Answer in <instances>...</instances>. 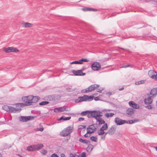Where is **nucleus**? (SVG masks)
Wrapping results in <instances>:
<instances>
[{"label": "nucleus", "instance_id": "nucleus-1", "mask_svg": "<svg viewBox=\"0 0 157 157\" xmlns=\"http://www.w3.org/2000/svg\"><path fill=\"white\" fill-rule=\"evenodd\" d=\"M32 95H29L28 96L22 97V99L25 103H18L16 104L17 106H20V107H23L25 106L31 105H28V102H31Z\"/></svg>", "mask_w": 157, "mask_h": 157}, {"label": "nucleus", "instance_id": "nucleus-2", "mask_svg": "<svg viewBox=\"0 0 157 157\" xmlns=\"http://www.w3.org/2000/svg\"><path fill=\"white\" fill-rule=\"evenodd\" d=\"M89 113L87 115L89 118L94 117L95 119L97 117H100L102 116V112L100 111H89Z\"/></svg>", "mask_w": 157, "mask_h": 157}, {"label": "nucleus", "instance_id": "nucleus-3", "mask_svg": "<svg viewBox=\"0 0 157 157\" xmlns=\"http://www.w3.org/2000/svg\"><path fill=\"white\" fill-rule=\"evenodd\" d=\"M2 108L6 111L10 113H16L17 112H20L21 110L20 108H15L7 105L3 106Z\"/></svg>", "mask_w": 157, "mask_h": 157}, {"label": "nucleus", "instance_id": "nucleus-4", "mask_svg": "<svg viewBox=\"0 0 157 157\" xmlns=\"http://www.w3.org/2000/svg\"><path fill=\"white\" fill-rule=\"evenodd\" d=\"M73 127L69 126L64 129L60 133V135L63 136H66L69 135L72 132Z\"/></svg>", "mask_w": 157, "mask_h": 157}, {"label": "nucleus", "instance_id": "nucleus-5", "mask_svg": "<svg viewBox=\"0 0 157 157\" xmlns=\"http://www.w3.org/2000/svg\"><path fill=\"white\" fill-rule=\"evenodd\" d=\"M99 86L97 84H93L90 86L88 88L83 89L82 90V92L84 93H86L92 92L96 89L98 88Z\"/></svg>", "mask_w": 157, "mask_h": 157}, {"label": "nucleus", "instance_id": "nucleus-6", "mask_svg": "<svg viewBox=\"0 0 157 157\" xmlns=\"http://www.w3.org/2000/svg\"><path fill=\"white\" fill-rule=\"evenodd\" d=\"M3 50L6 53L11 52H19V50L13 47H8V48H4Z\"/></svg>", "mask_w": 157, "mask_h": 157}, {"label": "nucleus", "instance_id": "nucleus-7", "mask_svg": "<svg viewBox=\"0 0 157 157\" xmlns=\"http://www.w3.org/2000/svg\"><path fill=\"white\" fill-rule=\"evenodd\" d=\"M95 124L91 125L87 129V133H92L96 130V127L95 126Z\"/></svg>", "mask_w": 157, "mask_h": 157}, {"label": "nucleus", "instance_id": "nucleus-8", "mask_svg": "<svg viewBox=\"0 0 157 157\" xmlns=\"http://www.w3.org/2000/svg\"><path fill=\"white\" fill-rule=\"evenodd\" d=\"M33 119V117L29 116H21L19 117V119L20 121L23 122H26L29 120H31Z\"/></svg>", "mask_w": 157, "mask_h": 157}, {"label": "nucleus", "instance_id": "nucleus-9", "mask_svg": "<svg viewBox=\"0 0 157 157\" xmlns=\"http://www.w3.org/2000/svg\"><path fill=\"white\" fill-rule=\"evenodd\" d=\"M101 67L100 63L98 62H94L91 65V68L94 71L98 70Z\"/></svg>", "mask_w": 157, "mask_h": 157}, {"label": "nucleus", "instance_id": "nucleus-10", "mask_svg": "<svg viewBox=\"0 0 157 157\" xmlns=\"http://www.w3.org/2000/svg\"><path fill=\"white\" fill-rule=\"evenodd\" d=\"M48 98H49L50 101H57L59 100L60 98V97L57 95H52L48 96Z\"/></svg>", "mask_w": 157, "mask_h": 157}, {"label": "nucleus", "instance_id": "nucleus-11", "mask_svg": "<svg viewBox=\"0 0 157 157\" xmlns=\"http://www.w3.org/2000/svg\"><path fill=\"white\" fill-rule=\"evenodd\" d=\"M116 129L117 127L113 125L112 126L108 131L107 132H106L105 135H107V134H109L110 135H113L115 133Z\"/></svg>", "mask_w": 157, "mask_h": 157}, {"label": "nucleus", "instance_id": "nucleus-12", "mask_svg": "<svg viewBox=\"0 0 157 157\" xmlns=\"http://www.w3.org/2000/svg\"><path fill=\"white\" fill-rule=\"evenodd\" d=\"M148 97L147 98H146L144 100V102L145 104L150 105L151 104L153 101V99L152 96H151L149 94H147Z\"/></svg>", "mask_w": 157, "mask_h": 157}, {"label": "nucleus", "instance_id": "nucleus-13", "mask_svg": "<svg viewBox=\"0 0 157 157\" xmlns=\"http://www.w3.org/2000/svg\"><path fill=\"white\" fill-rule=\"evenodd\" d=\"M40 99V98L36 96H33L32 95V101L31 102H28V105H32V103H36Z\"/></svg>", "mask_w": 157, "mask_h": 157}, {"label": "nucleus", "instance_id": "nucleus-14", "mask_svg": "<svg viewBox=\"0 0 157 157\" xmlns=\"http://www.w3.org/2000/svg\"><path fill=\"white\" fill-rule=\"evenodd\" d=\"M115 122L117 125H120L125 123L126 121L125 120H122L119 118L116 117L115 119Z\"/></svg>", "mask_w": 157, "mask_h": 157}, {"label": "nucleus", "instance_id": "nucleus-15", "mask_svg": "<svg viewBox=\"0 0 157 157\" xmlns=\"http://www.w3.org/2000/svg\"><path fill=\"white\" fill-rule=\"evenodd\" d=\"M72 72L76 76H84L86 75V73H83L81 70H73Z\"/></svg>", "mask_w": 157, "mask_h": 157}, {"label": "nucleus", "instance_id": "nucleus-16", "mask_svg": "<svg viewBox=\"0 0 157 157\" xmlns=\"http://www.w3.org/2000/svg\"><path fill=\"white\" fill-rule=\"evenodd\" d=\"M98 134L99 135H102L101 136V138L103 140H105L106 135H105V132L104 130L100 129L98 131Z\"/></svg>", "mask_w": 157, "mask_h": 157}, {"label": "nucleus", "instance_id": "nucleus-17", "mask_svg": "<svg viewBox=\"0 0 157 157\" xmlns=\"http://www.w3.org/2000/svg\"><path fill=\"white\" fill-rule=\"evenodd\" d=\"M148 75L150 77L152 78H154L156 77L157 74L155 71L151 70L149 71Z\"/></svg>", "mask_w": 157, "mask_h": 157}, {"label": "nucleus", "instance_id": "nucleus-18", "mask_svg": "<svg viewBox=\"0 0 157 157\" xmlns=\"http://www.w3.org/2000/svg\"><path fill=\"white\" fill-rule=\"evenodd\" d=\"M130 106L135 109H139L140 108L139 105L136 104L133 101H130L129 102Z\"/></svg>", "mask_w": 157, "mask_h": 157}, {"label": "nucleus", "instance_id": "nucleus-19", "mask_svg": "<svg viewBox=\"0 0 157 157\" xmlns=\"http://www.w3.org/2000/svg\"><path fill=\"white\" fill-rule=\"evenodd\" d=\"M157 94V89L154 88L152 89L150 92V94L151 96H152V98H154Z\"/></svg>", "mask_w": 157, "mask_h": 157}, {"label": "nucleus", "instance_id": "nucleus-20", "mask_svg": "<svg viewBox=\"0 0 157 157\" xmlns=\"http://www.w3.org/2000/svg\"><path fill=\"white\" fill-rule=\"evenodd\" d=\"M97 122H98V125H100L103 124H105V121L102 120V119L100 118V117H97L95 118Z\"/></svg>", "mask_w": 157, "mask_h": 157}, {"label": "nucleus", "instance_id": "nucleus-21", "mask_svg": "<svg viewBox=\"0 0 157 157\" xmlns=\"http://www.w3.org/2000/svg\"><path fill=\"white\" fill-rule=\"evenodd\" d=\"M85 99L83 100V101H90L93 100L94 98L93 96H89L87 95H85Z\"/></svg>", "mask_w": 157, "mask_h": 157}, {"label": "nucleus", "instance_id": "nucleus-22", "mask_svg": "<svg viewBox=\"0 0 157 157\" xmlns=\"http://www.w3.org/2000/svg\"><path fill=\"white\" fill-rule=\"evenodd\" d=\"M43 147V145L41 144H38L36 145H35V150H39L41 149Z\"/></svg>", "mask_w": 157, "mask_h": 157}, {"label": "nucleus", "instance_id": "nucleus-23", "mask_svg": "<svg viewBox=\"0 0 157 157\" xmlns=\"http://www.w3.org/2000/svg\"><path fill=\"white\" fill-rule=\"evenodd\" d=\"M33 26V24L28 22H25L23 25V26L25 28L31 27Z\"/></svg>", "mask_w": 157, "mask_h": 157}, {"label": "nucleus", "instance_id": "nucleus-24", "mask_svg": "<svg viewBox=\"0 0 157 157\" xmlns=\"http://www.w3.org/2000/svg\"><path fill=\"white\" fill-rule=\"evenodd\" d=\"M127 114L130 115L132 116L134 113L133 109L132 108H129L127 110Z\"/></svg>", "mask_w": 157, "mask_h": 157}, {"label": "nucleus", "instance_id": "nucleus-25", "mask_svg": "<svg viewBox=\"0 0 157 157\" xmlns=\"http://www.w3.org/2000/svg\"><path fill=\"white\" fill-rule=\"evenodd\" d=\"M71 117H66L64 116H62L60 118L58 119V120L60 121L63 120L64 121H67L69 120L71 118Z\"/></svg>", "mask_w": 157, "mask_h": 157}, {"label": "nucleus", "instance_id": "nucleus-26", "mask_svg": "<svg viewBox=\"0 0 157 157\" xmlns=\"http://www.w3.org/2000/svg\"><path fill=\"white\" fill-rule=\"evenodd\" d=\"M94 147V146L93 145L90 144L87 148L86 150L88 152H90L93 149Z\"/></svg>", "mask_w": 157, "mask_h": 157}, {"label": "nucleus", "instance_id": "nucleus-27", "mask_svg": "<svg viewBox=\"0 0 157 157\" xmlns=\"http://www.w3.org/2000/svg\"><path fill=\"white\" fill-rule=\"evenodd\" d=\"M108 128V126L107 124L106 123H105L100 128V129L103 130H106Z\"/></svg>", "mask_w": 157, "mask_h": 157}, {"label": "nucleus", "instance_id": "nucleus-28", "mask_svg": "<svg viewBox=\"0 0 157 157\" xmlns=\"http://www.w3.org/2000/svg\"><path fill=\"white\" fill-rule=\"evenodd\" d=\"M79 141L80 142H81L82 143L85 144H88L89 142V141L85 140H83L82 139V138H80L79 139Z\"/></svg>", "mask_w": 157, "mask_h": 157}, {"label": "nucleus", "instance_id": "nucleus-29", "mask_svg": "<svg viewBox=\"0 0 157 157\" xmlns=\"http://www.w3.org/2000/svg\"><path fill=\"white\" fill-rule=\"evenodd\" d=\"M114 115V114L113 113H107L104 114L105 116L107 117L108 118L109 117H112Z\"/></svg>", "mask_w": 157, "mask_h": 157}, {"label": "nucleus", "instance_id": "nucleus-30", "mask_svg": "<svg viewBox=\"0 0 157 157\" xmlns=\"http://www.w3.org/2000/svg\"><path fill=\"white\" fill-rule=\"evenodd\" d=\"M89 112L88 110L83 111L81 112L80 114L81 116H85L86 115L88 114L87 113H89Z\"/></svg>", "mask_w": 157, "mask_h": 157}, {"label": "nucleus", "instance_id": "nucleus-31", "mask_svg": "<svg viewBox=\"0 0 157 157\" xmlns=\"http://www.w3.org/2000/svg\"><path fill=\"white\" fill-rule=\"evenodd\" d=\"M145 80H141L140 81L136 82H135V84L136 85H138L142 84H144L145 83Z\"/></svg>", "mask_w": 157, "mask_h": 157}, {"label": "nucleus", "instance_id": "nucleus-32", "mask_svg": "<svg viewBox=\"0 0 157 157\" xmlns=\"http://www.w3.org/2000/svg\"><path fill=\"white\" fill-rule=\"evenodd\" d=\"M56 110H57L58 111L62 112L65 110L66 108L64 107H59L55 109Z\"/></svg>", "mask_w": 157, "mask_h": 157}, {"label": "nucleus", "instance_id": "nucleus-33", "mask_svg": "<svg viewBox=\"0 0 157 157\" xmlns=\"http://www.w3.org/2000/svg\"><path fill=\"white\" fill-rule=\"evenodd\" d=\"M90 140L92 141L96 142L97 141V138L96 136H92L90 137Z\"/></svg>", "mask_w": 157, "mask_h": 157}, {"label": "nucleus", "instance_id": "nucleus-34", "mask_svg": "<svg viewBox=\"0 0 157 157\" xmlns=\"http://www.w3.org/2000/svg\"><path fill=\"white\" fill-rule=\"evenodd\" d=\"M83 10H84L85 11H97V9H93L89 8H87L86 9H83Z\"/></svg>", "mask_w": 157, "mask_h": 157}, {"label": "nucleus", "instance_id": "nucleus-35", "mask_svg": "<svg viewBox=\"0 0 157 157\" xmlns=\"http://www.w3.org/2000/svg\"><path fill=\"white\" fill-rule=\"evenodd\" d=\"M49 103V102L48 101H43L40 103H39V104L40 105H45L47 104H48Z\"/></svg>", "mask_w": 157, "mask_h": 157}, {"label": "nucleus", "instance_id": "nucleus-36", "mask_svg": "<svg viewBox=\"0 0 157 157\" xmlns=\"http://www.w3.org/2000/svg\"><path fill=\"white\" fill-rule=\"evenodd\" d=\"M79 60L80 62L81 63L80 64H82L83 63V62H87L89 61V60L86 59H82Z\"/></svg>", "mask_w": 157, "mask_h": 157}, {"label": "nucleus", "instance_id": "nucleus-37", "mask_svg": "<svg viewBox=\"0 0 157 157\" xmlns=\"http://www.w3.org/2000/svg\"><path fill=\"white\" fill-rule=\"evenodd\" d=\"M86 128V125H80L78 126V129H84V130H85Z\"/></svg>", "mask_w": 157, "mask_h": 157}, {"label": "nucleus", "instance_id": "nucleus-38", "mask_svg": "<svg viewBox=\"0 0 157 157\" xmlns=\"http://www.w3.org/2000/svg\"><path fill=\"white\" fill-rule=\"evenodd\" d=\"M69 157H79L78 155L76 154L70 153L69 155Z\"/></svg>", "mask_w": 157, "mask_h": 157}, {"label": "nucleus", "instance_id": "nucleus-39", "mask_svg": "<svg viewBox=\"0 0 157 157\" xmlns=\"http://www.w3.org/2000/svg\"><path fill=\"white\" fill-rule=\"evenodd\" d=\"M81 63L80 62V60L78 61H73L70 63L71 64H80Z\"/></svg>", "mask_w": 157, "mask_h": 157}, {"label": "nucleus", "instance_id": "nucleus-40", "mask_svg": "<svg viewBox=\"0 0 157 157\" xmlns=\"http://www.w3.org/2000/svg\"><path fill=\"white\" fill-rule=\"evenodd\" d=\"M85 95L83 96L82 97H79L80 98V100L79 101H78V102H82L83 101H83V100L85 99Z\"/></svg>", "mask_w": 157, "mask_h": 157}, {"label": "nucleus", "instance_id": "nucleus-41", "mask_svg": "<svg viewBox=\"0 0 157 157\" xmlns=\"http://www.w3.org/2000/svg\"><path fill=\"white\" fill-rule=\"evenodd\" d=\"M79 157H86V153L85 152H83L81 154L78 155Z\"/></svg>", "mask_w": 157, "mask_h": 157}, {"label": "nucleus", "instance_id": "nucleus-42", "mask_svg": "<svg viewBox=\"0 0 157 157\" xmlns=\"http://www.w3.org/2000/svg\"><path fill=\"white\" fill-rule=\"evenodd\" d=\"M145 107L148 109H151L152 108V106L150 105L146 106Z\"/></svg>", "mask_w": 157, "mask_h": 157}, {"label": "nucleus", "instance_id": "nucleus-43", "mask_svg": "<svg viewBox=\"0 0 157 157\" xmlns=\"http://www.w3.org/2000/svg\"><path fill=\"white\" fill-rule=\"evenodd\" d=\"M51 157H59L56 154L54 153L51 155Z\"/></svg>", "mask_w": 157, "mask_h": 157}, {"label": "nucleus", "instance_id": "nucleus-44", "mask_svg": "<svg viewBox=\"0 0 157 157\" xmlns=\"http://www.w3.org/2000/svg\"><path fill=\"white\" fill-rule=\"evenodd\" d=\"M34 146H35V145H33L30 146V147H32L31 149L32 151H35V147H34Z\"/></svg>", "mask_w": 157, "mask_h": 157}, {"label": "nucleus", "instance_id": "nucleus-45", "mask_svg": "<svg viewBox=\"0 0 157 157\" xmlns=\"http://www.w3.org/2000/svg\"><path fill=\"white\" fill-rule=\"evenodd\" d=\"M131 66L130 64H128L127 65H124V66H123L122 67H120L121 68H126L128 67H129Z\"/></svg>", "mask_w": 157, "mask_h": 157}, {"label": "nucleus", "instance_id": "nucleus-46", "mask_svg": "<svg viewBox=\"0 0 157 157\" xmlns=\"http://www.w3.org/2000/svg\"><path fill=\"white\" fill-rule=\"evenodd\" d=\"M31 148H32V147H30V146H29L27 147V149L29 151H32L31 149Z\"/></svg>", "mask_w": 157, "mask_h": 157}, {"label": "nucleus", "instance_id": "nucleus-47", "mask_svg": "<svg viewBox=\"0 0 157 157\" xmlns=\"http://www.w3.org/2000/svg\"><path fill=\"white\" fill-rule=\"evenodd\" d=\"M134 122L133 121V120H131L128 121V122H127V123H129V124H132Z\"/></svg>", "mask_w": 157, "mask_h": 157}, {"label": "nucleus", "instance_id": "nucleus-48", "mask_svg": "<svg viewBox=\"0 0 157 157\" xmlns=\"http://www.w3.org/2000/svg\"><path fill=\"white\" fill-rule=\"evenodd\" d=\"M90 133H87V132L84 135V136L85 137H89L90 135H89L88 134H90Z\"/></svg>", "mask_w": 157, "mask_h": 157}, {"label": "nucleus", "instance_id": "nucleus-49", "mask_svg": "<svg viewBox=\"0 0 157 157\" xmlns=\"http://www.w3.org/2000/svg\"><path fill=\"white\" fill-rule=\"evenodd\" d=\"M84 118H83V117H80V118H79L78 119V121H82L83 120H84Z\"/></svg>", "mask_w": 157, "mask_h": 157}, {"label": "nucleus", "instance_id": "nucleus-50", "mask_svg": "<svg viewBox=\"0 0 157 157\" xmlns=\"http://www.w3.org/2000/svg\"><path fill=\"white\" fill-rule=\"evenodd\" d=\"M67 90L68 91H73V90L71 88H67Z\"/></svg>", "mask_w": 157, "mask_h": 157}, {"label": "nucleus", "instance_id": "nucleus-51", "mask_svg": "<svg viewBox=\"0 0 157 157\" xmlns=\"http://www.w3.org/2000/svg\"><path fill=\"white\" fill-rule=\"evenodd\" d=\"M106 94L107 95H109V96L110 95H111L112 93L111 92H108V93H106Z\"/></svg>", "mask_w": 157, "mask_h": 157}, {"label": "nucleus", "instance_id": "nucleus-52", "mask_svg": "<svg viewBox=\"0 0 157 157\" xmlns=\"http://www.w3.org/2000/svg\"><path fill=\"white\" fill-rule=\"evenodd\" d=\"M94 99L95 100V101H97V100H99V98L98 97H96L94 98Z\"/></svg>", "mask_w": 157, "mask_h": 157}, {"label": "nucleus", "instance_id": "nucleus-53", "mask_svg": "<svg viewBox=\"0 0 157 157\" xmlns=\"http://www.w3.org/2000/svg\"><path fill=\"white\" fill-rule=\"evenodd\" d=\"M65 156V154H64L62 153L61 155V157H64Z\"/></svg>", "mask_w": 157, "mask_h": 157}, {"label": "nucleus", "instance_id": "nucleus-54", "mask_svg": "<svg viewBox=\"0 0 157 157\" xmlns=\"http://www.w3.org/2000/svg\"><path fill=\"white\" fill-rule=\"evenodd\" d=\"M44 128H40L39 129V130L40 131H42L44 130Z\"/></svg>", "mask_w": 157, "mask_h": 157}, {"label": "nucleus", "instance_id": "nucleus-55", "mask_svg": "<svg viewBox=\"0 0 157 157\" xmlns=\"http://www.w3.org/2000/svg\"><path fill=\"white\" fill-rule=\"evenodd\" d=\"M124 89V87H122L121 88H120L119 89V90L120 91H121V90H123Z\"/></svg>", "mask_w": 157, "mask_h": 157}, {"label": "nucleus", "instance_id": "nucleus-56", "mask_svg": "<svg viewBox=\"0 0 157 157\" xmlns=\"http://www.w3.org/2000/svg\"><path fill=\"white\" fill-rule=\"evenodd\" d=\"M98 92H99V93H101V90L100 89H98Z\"/></svg>", "mask_w": 157, "mask_h": 157}, {"label": "nucleus", "instance_id": "nucleus-57", "mask_svg": "<svg viewBox=\"0 0 157 157\" xmlns=\"http://www.w3.org/2000/svg\"><path fill=\"white\" fill-rule=\"evenodd\" d=\"M121 49L123 50H125L126 51H128V50L127 49H125L124 48H121Z\"/></svg>", "mask_w": 157, "mask_h": 157}, {"label": "nucleus", "instance_id": "nucleus-58", "mask_svg": "<svg viewBox=\"0 0 157 157\" xmlns=\"http://www.w3.org/2000/svg\"><path fill=\"white\" fill-rule=\"evenodd\" d=\"M0 157H2V155L0 153Z\"/></svg>", "mask_w": 157, "mask_h": 157}, {"label": "nucleus", "instance_id": "nucleus-59", "mask_svg": "<svg viewBox=\"0 0 157 157\" xmlns=\"http://www.w3.org/2000/svg\"><path fill=\"white\" fill-rule=\"evenodd\" d=\"M155 149H156V151H157V147H155Z\"/></svg>", "mask_w": 157, "mask_h": 157}, {"label": "nucleus", "instance_id": "nucleus-60", "mask_svg": "<svg viewBox=\"0 0 157 157\" xmlns=\"http://www.w3.org/2000/svg\"><path fill=\"white\" fill-rule=\"evenodd\" d=\"M47 153V151H45V153Z\"/></svg>", "mask_w": 157, "mask_h": 157}]
</instances>
